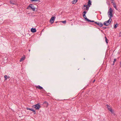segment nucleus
<instances>
[{
	"label": "nucleus",
	"mask_w": 121,
	"mask_h": 121,
	"mask_svg": "<svg viewBox=\"0 0 121 121\" xmlns=\"http://www.w3.org/2000/svg\"><path fill=\"white\" fill-rule=\"evenodd\" d=\"M113 12V10L111 8H110L109 9L108 12V15L109 19L108 20L105 21L107 23H109V24L111 23L112 21L111 18L113 17L112 12Z\"/></svg>",
	"instance_id": "nucleus-1"
},
{
	"label": "nucleus",
	"mask_w": 121,
	"mask_h": 121,
	"mask_svg": "<svg viewBox=\"0 0 121 121\" xmlns=\"http://www.w3.org/2000/svg\"><path fill=\"white\" fill-rule=\"evenodd\" d=\"M36 8L34 6V5L32 4H30L28 6L27 9H31L33 11H35Z\"/></svg>",
	"instance_id": "nucleus-2"
},
{
	"label": "nucleus",
	"mask_w": 121,
	"mask_h": 121,
	"mask_svg": "<svg viewBox=\"0 0 121 121\" xmlns=\"http://www.w3.org/2000/svg\"><path fill=\"white\" fill-rule=\"evenodd\" d=\"M33 107L35 108L36 109L39 110L41 107L40 105L39 104H37L33 105Z\"/></svg>",
	"instance_id": "nucleus-3"
},
{
	"label": "nucleus",
	"mask_w": 121,
	"mask_h": 121,
	"mask_svg": "<svg viewBox=\"0 0 121 121\" xmlns=\"http://www.w3.org/2000/svg\"><path fill=\"white\" fill-rule=\"evenodd\" d=\"M83 16L84 17V18H85V20L87 21L88 22H94V21L92 20L91 21V20H89L88 19V18H87L86 17V16L85 15H83Z\"/></svg>",
	"instance_id": "nucleus-4"
},
{
	"label": "nucleus",
	"mask_w": 121,
	"mask_h": 121,
	"mask_svg": "<svg viewBox=\"0 0 121 121\" xmlns=\"http://www.w3.org/2000/svg\"><path fill=\"white\" fill-rule=\"evenodd\" d=\"M93 22L96 24L98 25L100 27H101L103 26V24L101 22H95V21H94V22Z\"/></svg>",
	"instance_id": "nucleus-5"
},
{
	"label": "nucleus",
	"mask_w": 121,
	"mask_h": 121,
	"mask_svg": "<svg viewBox=\"0 0 121 121\" xmlns=\"http://www.w3.org/2000/svg\"><path fill=\"white\" fill-rule=\"evenodd\" d=\"M56 17H52L51 18L50 20V21L51 22V23L52 24L54 22V21L55 20Z\"/></svg>",
	"instance_id": "nucleus-6"
},
{
	"label": "nucleus",
	"mask_w": 121,
	"mask_h": 121,
	"mask_svg": "<svg viewBox=\"0 0 121 121\" xmlns=\"http://www.w3.org/2000/svg\"><path fill=\"white\" fill-rule=\"evenodd\" d=\"M36 87L37 89H38L40 90H42V91H45V90L43 89V87L42 86H40V85H38V86H36Z\"/></svg>",
	"instance_id": "nucleus-7"
},
{
	"label": "nucleus",
	"mask_w": 121,
	"mask_h": 121,
	"mask_svg": "<svg viewBox=\"0 0 121 121\" xmlns=\"http://www.w3.org/2000/svg\"><path fill=\"white\" fill-rule=\"evenodd\" d=\"M26 109L27 110H29L32 111L33 112H34V114H36L35 111L33 109V108H30L27 107L26 108Z\"/></svg>",
	"instance_id": "nucleus-8"
},
{
	"label": "nucleus",
	"mask_w": 121,
	"mask_h": 121,
	"mask_svg": "<svg viewBox=\"0 0 121 121\" xmlns=\"http://www.w3.org/2000/svg\"><path fill=\"white\" fill-rule=\"evenodd\" d=\"M107 107L108 108V110L111 112H112L113 111L112 110L111 108H110V106H109L107 104Z\"/></svg>",
	"instance_id": "nucleus-9"
},
{
	"label": "nucleus",
	"mask_w": 121,
	"mask_h": 121,
	"mask_svg": "<svg viewBox=\"0 0 121 121\" xmlns=\"http://www.w3.org/2000/svg\"><path fill=\"white\" fill-rule=\"evenodd\" d=\"M31 31L33 33H35L36 31V30L35 28H32L31 29Z\"/></svg>",
	"instance_id": "nucleus-10"
},
{
	"label": "nucleus",
	"mask_w": 121,
	"mask_h": 121,
	"mask_svg": "<svg viewBox=\"0 0 121 121\" xmlns=\"http://www.w3.org/2000/svg\"><path fill=\"white\" fill-rule=\"evenodd\" d=\"M43 104L46 107H47L49 105L48 103L46 101L44 102Z\"/></svg>",
	"instance_id": "nucleus-11"
},
{
	"label": "nucleus",
	"mask_w": 121,
	"mask_h": 121,
	"mask_svg": "<svg viewBox=\"0 0 121 121\" xmlns=\"http://www.w3.org/2000/svg\"><path fill=\"white\" fill-rule=\"evenodd\" d=\"M91 0H88V4L87 5L89 7L91 5Z\"/></svg>",
	"instance_id": "nucleus-12"
},
{
	"label": "nucleus",
	"mask_w": 121,
	"mask_h": 121,
	"mask_svg": "<svg viewBox=\"0 0 121 121\" xmlns=\"http://www.w3.org/2000/svg\"><path fill=\"white\" fill-rule=\"evenodd\" d=\"M25 58L26 57L24 55L23 56V57H22L20 59V62H21L24 60H25Z\"/></svg>",
	"instance_id": "nucleus-13"
},
{
	"label": "nucleus",
	"mask_w": 121,
	"mask_h": 121,
	"mask_svg": "<svg viewBox=\"0 0 121 121\" xmlns=\"http://www.w3.org/2000/svg\"><path fill=\"white\" fill-rule=\"evenodd\" d=\"M103 24L105 26H109L110 24H109V23H107L106 21H105L104 22Z\"/></svg>",
	"instance_id": "nucleus-14"
},
{
	"label": "nucleus",
	"mask_w": 121,
	"mask_h": 121,
	"mask_svg": "<svg viewBox=\"0 0 121 121\" xmlns=\"http://www.w3.org/2000/svg\"><path fill=\"white\" fill-rule=\"evenodd\" d=\"M85 8H84L83 7H82V9L84 10H88L89 9V7H88V6H87Z\"/></svg>",
	"instance_id": "nucleus-15"
},
{
	"label": "nucleus",
	"mask_w": 121,
	"mask_h": 121,
	"mask_svg": "<svg viewBox=\"0 0 121 121\" xmlns=\"http://www.w3.org/2000/svg\"><path fill=\"white\" fill-rule=\"evenodd\" d=\"M10 2L11 4H15V1L12 0H11L10 1Z\"/></svg>",
	"instance_id": "nucleus-16"
},
{
	"label": "nucleus",
	"mask_w": 121,
	"mask_h": 121,
	"mask_svg": "<svg viewBox=\"0 0 121 121\" xmlns=\"http://www.w3.org/2000/svg\"><path fill=\"white\" fill-rule=\"evenodd\" d=\"M78 0H73L72 1V3L73 4H74L76 3L77 1Z\"/></svg>",
	"instance_id": "nucleus-17"
},
{
	"label": "nucleus",
	"mask_w": 121,
	"mask_h": 121,
	"mask_svg": "<svg viewBox=\"0 0 121 121\" xmlns=\"http://www.w3.org/2000/svg\"><path fill=\"white\" fill-rule=\"evenodd\" d=\"M105 41L106 43L107 44L108 42V40L107 39L106 36L105 37Z\"/></svg>",
	"instance_id": "nucleus-18"
},
{
	"label": "nucleus",
	"mask_w": 121,
	"mask_h": 121,
	"mask_svg": "<svg viewBox=\"0 0 121 121\" xmlns=\"http://www.w3.org/2000/svg\"><path fill=\"white\" fill-rule=\"evenodd\" d=\"M115 24V25L114 26V27L115 28H116L118 26V24L117 23L116 24Z\"/></svg>",
	"instance_id": "nucleus-19"
},
{
	"label": "nucleus",
	"mask_w": 121,
	"mask_h": 121,
	"mask_svg": "<svg viewBox=\"0 0 121 121\" xmlns=\"http://www.w3.org/2000/svg\"><path fill=\"white\" fill-rule=\"evenodd\" d=\"M30 1L31 2L33 1H39L40 2V0H30Z\"/></svg>",
	"instance_id": "nucleus-20"
},
{
	"label": "nucleus",
	"mask_w": 121,
	"mask_h": 121,
	"mask_svg": "<svg viewBox=\"0 0 121 121\" xmlns=\"http://www.w3.org/2000/svg\"><path fill=\"white\" fill-rule=\"evenodd\" d=\"M60 22H61L64 24H65L66 23V21L65 20L64 21H60Z\"/></svg>",
	"instance_id": "nucleus-21"
},
{
	"label": "nucleus",
	"mask_w": 121,
	"mask_h": 121,
	"mask_svg": "<svg viewBox=\"0 0 121 121\" xmlns=\"http://www.w3.org/2000/svg\"><path fill=\"white\" fill-rule=\"evenodd\" d=\"M4 77L5 78V80H6L8 78V76L7 75H5L4 76Z\"/></svg>",
	"instance_id": "nucleus-22"
},
{
	"label": "nucleus",
	"mask_w": 121,
	"mask_h": 121,
	"mask_svg": "<svg viewBox=\"0 0 121 121\" xmlns=\"http://www.w3.org/2000/svg\"><path fill=\"white\" fill-rule=\"evenodd\" d=\"M116 61V59H114V60L113 61V64H112L113 65H114V64L115 62Z\"/></svg>",
	"instance_id": "nucleus-23"
},
{
	"label": "nucleus",
	"mask_w": 121,
	"mask_h": 121,
	"mask_svg": "<svg viewBox=\"0 0 121 121\" xmlns=\"http://www.w3.org/2000/svg\"><path fill=\"white\" fill-rule=\"evenodd\" d=\"M113 6L115 8V9H117V7H116V4H114L113 5Z\"/></svg>",
	"instance_id": "nucleus-24"
},
{
	"label": "nucleus",
	"mask_w": 121,
	"mask_h": 121,
	"mask_svg": "<svg viewBox=\"0 0 121 121\" xmlns=\"http://www.w3.org/2000/svg\"><path fill=\"white\" fill-rule=\"evenodd\" d=\"M87 12L86 11H84L83 13V15H85V14Z\"/></svg>",
	"instance_id": "nucleus-25"
},
{
	"label": "nucleus",
	"mask_w": 121,
	"mask_h": 121,
	"mask_svg": "<svg viewBox=\"0 0 121 121\" xmlns=\"http://www.w3.org/2000/svg\"><path fill=\"white\" fill-rule=\"evenodd\" d=\"M102 29H103V30H104L106 28H107V27H102Z\"/></svg>",
	"instance_id": "nucleus-26"
},
{
	"label": "nucleus",
	"mask_w": 121,
	"mask_h": 121,
	"mask_svg": "<svg viewBox=\"0 0 121 121\" xmlns=\"http://www.w3.org/2000/svg\"><path fill=\"white\" fill-rule=\"evenodd\" d=\"M111 3H112L113 4V5L114 4H115V2L113 0V1H112V2H111Z\"/></svg>",
	"instance_id": "nucleus-27"
},
{
	"label": "nucleus",
	"mask_w": 121,
	"mask_h": 121,
	"mask_svg": "<svg viewBox=\"0 0 121 121\" xmlns=\"http://www.w3.org/2000/svg\"><path fill=\"white\" fill-rule=\"evenodd\" d=\"M88 6L87 5H83V8H84V7H86V6Z\"/></svg>",
	"instance_id": "nucleus-28"
},
{
	"label": "nucleus",
	"mask_w": 121,
	"mask_h": 121,
	"mask_svg": "<svg viewBox=\"0 0 121 121\" xmlns=\"http://www.w3.org/2000/svg\"><path fill=\"white\" fill-rule=\"evenodd\" d=\"M41 91H42V93H44L45 92V91H43L42 90Z\"/></svg>",
	"instance_id": "nucleus-29"
},
{
	"label": "nucleus",
	"mask_w": 121,
	"mask_h": 121,
	"mask_svg": "<svg viewBox=\"0 0 121 121\" xmlns=\"http://www.w3.org/2000/svg\"><path fill=\"white\" fill-rule=\"evenodd\" d=\"M95 79H94V80H93V82H93V83H94V82H95Z\"/></svg>",
	"instance_id": "nucleus-30"
},
{
	"label": "nucleus",
	"mask_w": 121,
	"mask_h": 121,
	"mask_svg": "<svg viewBox=\"0 0 121 121\" xmlns=\"http://www.w3.org/2000/svg\"><path fill=\"white\" fill-rule=\"evenodd\" d=\"M58 22H60V21H59V22L57 21V22H56L55 23H57Z\"/></svg>",
	"instance_id": "nucleus-31"
},
{
	"label": "nucleus",
	"mask_w": 121,
	"mask_h": 121,
	"mask_svg": "<svg viewBox=\"0 0 121 121\" xmlns=\"http://www.w3.org/2000/svg\"><path fill=\"white\" fill-rule=\"evenodd\" d=\"M29 52H30V49H29Z\"/></svg>",
	"instance_id": "nucleus-32"
},
{
	"label": "nucleus",
	"mask_w": 121,
	"mask_h": 121,
	"mask_svg": "<svg viewBox=\"0 0 121 121\" xmlns=\"http://www.w3.org/2000/svg\"><path fill=\"white\" fill-rule=\"evenodd\" d=\"M97 28H98V29H99V28H98V27H97Z\"/></svg>",
	"instance_id": "nucleus-33"
},
{
	"label": "nucleus",
	"mask_w": 121,
	"mask_h": 121,
	"mask_svg": "<svg viewBox=\"0 0 121 121\" xmlns=\"http://www.w3.org/2000/svg\"><path fill=\"white\" fill-rule=\"evenodd\" d=\"M8 78H9V76H8Z\"/></svg>",
	"instance_id": "nucleus-34"
},
{
	"label": "nucleus",
	"mask_w": 121,
	"mask_h": 121,
	"mask_svg": "<svg viewBox=\"0 0 121 121\" xmlns=\"http://www.w3.org/2000/svg\"><path fill=\"white\" fill-rule=\"evenodd\" d=\"M99 30H101V31H102L101 30H100V29H99Z\"/></svg>",
	"instance_id": "nucleus-35"
},
{
	"label": "nucleus",
	"mask_w": 121,
	"mask_h": 121,
	"mask_svg": "<svg viewBox=\"0 0 121 121\" xmlns=\"http://www.w3.org/2000/svg\"><path fill=\"white\" fill-rule=\"evenodd\" d=\"M92 24L94 25H94V24Z\"/></svg>",
	"instance_id": "nucleus-36"
},
{
	"label": "nucleus",
	"mask_w": 121,
	"mask_h": 121,
	"mask_svg": "<svg viewBox=\"0 0 121 121\" xmlns=\"http://www.w3.org/2000/svg\"><path fill=\"white\" fill-rule=\"evenodd\" d=\"M112 0V1H113V0Z\"/></svg>",
	"instance_id": "nucleus-37"
}]
</instances>
